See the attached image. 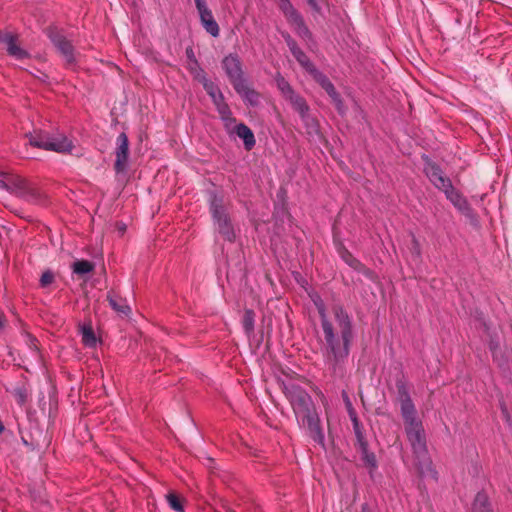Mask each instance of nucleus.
I'll return each mask as SVG.
<instances>
[{"label":"nucleus","instance_id":"obj_14","mask_svg":"<svg viewBox=\"0 0 512 512\" xmlns=\"http://www.w3.org/2000/svg\"><path fill=\"white\" fill-rule=\"evenodd\" d=\"M233 88L247 106L256 107L259 105L260 94L251 87L248 79Z\"/></svg>","mask_w":512,"mask_h":512},{"label":"nucleus","instance_id":"obj_15","mask_svg":"<svg viewBox=\"0 0 512 512\" xmlns=\"http://www.w3.org/2000/svg\"><path fill=\"white\" fill-rule=\"evenodd\" d=\"M46 146L47 151H54L57 153H69L74 147L73 142L61 133H49V140Z\"/></svg>","mask_w":512,"mask_h":512},{"label":"nucleus","instance_id":"obj_28","mask_svg":"<svg viewBox=\"0 0 512 512\" xmlns=\"http://www.w3.org/2000/svg\"><path fill=\"white\" fill-rule=\"evenodd\" d=\"M216 110L220 116V119L224 122L226 128L236 122V119L233 117L232 111L226 101L216 106Z\"/></svg>","mask_w":512,"mask_h":512},{"label":"nucleus","instance_id":"obj_20","mask_svg":"<svg viewBox=\"0 0 512 512\" xmlns=\"http://www.w3.org/2000/svg\"><path fill=\"white\" fill-rule=\"evenodd\" d=\"M357 441L360 445L361 456L364 464L371 468V470H375L377 468L376 456L373 452L368 450V444L365 441L364 436H362V438H357Z\"/></svg>","mask_w":512,"mask_h":512},{"label":"nucleus","instance_id":"obj_4","mask_svg":"<svg viewBox=\"0 0 512 512\" xmlns=\"http://www.w3.org/2000/svg\"><path fill=\"white\" fill-rule=\"evenodd\" d=\"M209 211L217 232L227 241L235 240V231L231 219L223 205V197L214 191L208 192Z\"/></svg>","mask_w":512,"mask_h":512},{"label":"nucleus","instance_id":"obj_52","mask_svg":"<svg viewBox=\"0 0 512 512\" xmlns=\"http://www.w3.org/2000/svg\"><path fill=\"white\" fill-rule=\"evenodd\" d=\"M119 229H120V231L124 232V231H125V229H126L125 224H122V225L120 226V228H119Z\"/></svg>","mask_w":512,"mask_h":512},{"label":"nucleus","instance_id":"obj_2","mask_svg":"<svg viewBox=\"0 0 512 512\" xmlns=\"http://www.w3.org/2000/svg\"><path fill=\"white\" fill-rule=\"evenodd\" d=\"M281 389L292 407L299 427L306 428L309 436L324 447L325 436L312 397L303 387L292 381H282Z\"/></svg>","mask_w":512,"mask_h":512},{"label":"nucleus","instance_id":"obj_35","mask_svg":"<svg viewBox=\"0 0 512 512\" xmlns=\"http://www.w3.org/2000/svg\"><path fill=\"white\" fill-rule=\"evenodd\" d=\"M297 62L300 64V66L310 75L313 70L316 69V66L313 64V62L309 59V57L306 55V53L302 54L300 57H298Z\"/></svg>","mask_w":512,"mask_h":512},{"label":"nucleus","instance_id":"obj_29","mask_svg":"<svg viewBox=\"0 0 512 512\" xmlns=\"http://www.w3.org/2000/svg\"><path fill=\"white\" fill-rule=\"evenodd\" d=\"M72 271L73 273L77 274V275H85V274H88V273H91L94 268H95V265L93 262L89 261V260H76L75 262H73L72 264Z\"/></svg>","mask_w":512,"mask_h":512},{"label":"nucleus","instance_id":"obj_31","mask_svg":"<svg viewBox=\"0 0 512 512\" xmlns=\"http://www.w3.org/2000/svg\"><path fill=\"white\" fill-rule=\"evenodd\" d=\"M341 258L346 264H348L354 270L365 273L364 265L357 258H355L348 250H344L342 252Z\"/></svg>","mask_w":512,"mask_h":512},{"label":"nucleus","instance_id":"obj_45","mask_svg":"<svg viewBox=\"0 0 512 512\" xmlns=\"http://www.w3.org/2000/svg\"><path fill=\"white\" fill-rule=\"evenodd\" d=\"M185 54H186L188 63H193L194 61H198L192 47H187L185 50Z\"/></svg>","mask_w":512,"mask_h":512},{"label":"nucleus","instance_id":"obj_54","mask_svg":"<svg viewBox=\"0 0 512 512\" xmlns=\"http://www.w3.org/2000/svg\"><path fill=\"white\" fill-rule=\"evenodd\" d=\"M362 512H366V511H365V507L363 508V511H362Z\"/></svg>","mask_w":512,"mask_h":512},{"label":"nucleus","instance_id":"obj_34","mask_svg":"<svg viewBox=\"0 0 512 512\" xmlns=\"http://www.w3.org/2000/svg\"><path fill=\"white\" fill-rule=\"evenodd\" d=\"M12 395L14 396L16 402L19 405H24L26 403L27 399H28V391L25 388V386H23V385L16 386L12 390Z\"/></svg>","mask_w":512,"mask_h":512},{"label":"nucleus","instance_id":"obj_44","mask_svg":"<svg viewBox=\"0 0 512 512\" xmlns=\"http://www.w3.org/2000/svg\"><path fill=\"white\" fill-rule=\"evenodd\" d=\"M306 2L313 12H315V13L321 12V6H320L318 0H306Z\"/></svg>","mask_w":512,"mask_h":512},{"label":"nucleus","instance_id":"obj_9","mask_svg":"<svg viewBox=\"0 0 512 512\" xmlns=\"http://www.w3.org/2000/svg\"><path fill=\"white\" fill-rule=\"evenodd\" d=\"M423 173L430 183L439 191H442L450 183L451 179L445 175L441 166L433 161L428 155H423Z\"/></svg>","mask_w":512,"mask_h":512},{"label":"nucleus","instance_id":"obj_39","mask_svg":"<svg viewBox=\"0 0 512 512\" xmlns=\"http://www.w3.org/2000/svg\"><path fill=\"white\" fill-rule=\"evenodd\" d=\"M54 281V274L50 270L45 271L40 278L41 287H47Z\"/></svg>","mask_w":512,"mask_h":512},{"label":"nucleus","instance_id":"obj_26","mask_svg":"<svg viewBox=\"0 0 512 512\" xmlns=\"http://www.w3.org/2000/svg\"><path fill=\"white\" fill-rule=\"evenodd\" d=\"M291 104L292 108L300 115L310 111V107L306 100L298 93H293L289 98L286 99Z\"/></svg>","mask_w":512,"mask_h":512},{"label":"nucleus","instance_id":"obj_24","mask_svg":"<svg viewBox=\"0 0 512 512\" xmlns=\"http://www.w3.org/2000/svg\"><path fill=\"white\" fill-rule=\"evenodd\" d=\"M109 303L113 310L119 313V315L128 316L131 312V308L127 303L126 299H123L116 295L108 296Z\"/></svg>","mask_w":512,"mask_h":512},{"label":"nucleus","instance_id":"obj_23","mask_svg":"<svg viewBox=\"0 0 512 512\" xmlns=\"http://www.w3.org/2000/svg\"><path fill=\"white\" fill-rule=\"evenodd\" d=\"M472 512H494L491 508L488 495L484 491H480L476 494Z\"/></svg>","mask_w":512,"mask_h":512},{"label":"nucleus","instance_id":"obj_33","mask_svg":"<svg viewBox=\"0 0 512 512\" xmlns=\"http://www.w3.org/2000/svg\"><path fill=\"white\" fill-rule=\"evenodd\" d=\"M300 118L304 126L306 127L308 133L311 134L317 132L318 124L316 119L310 114V111L300 115Z\"/></svg>","mask_w":512,"mask_h":512},{"label":"nucleus","instance_id":"obj_53","mask_svg":"<svg viewBox=\"0 0 512 512\" xmlns=\"http://www.w3.org/2000/svg\"><path fill=\"white\" fill-rule=\"evenodd\" d=\"M4 327V322H0V330Z\"/></svg>","mask_w":512,"mask_h":512},{"label":"nucleus","instance_id":"obj_13","mask_svg":"<svg viewBox=\"0 0 512 512\" xmlns=\"http://www.w3.org/2000/svg\"><path fill=\"white\" fill-rule=\"evenodd\" d=\"M0 43L6 45L7 53L16 60H23L30 57L29 52L17 44V38L12 33L0 32Z\"/></svg>","mask_w":512,"mask_h":512},{"label":"nucleus","instance_id":"obj_8","mask_svg":"<svg viewBox=\"0 0 512 512\" xmlns=\"http://www.w3.org/2000/svg\"><path fill=\"white\" fill-rule=\"evenodd\" d=\"M47 36L52 42L53 46L63 57L66 65L74 66L76 64L75 49L72 43L58 31L56 28H48Z\"/></svg>","mask_w":512,"mask_h":512},{"label":"nucleus","instance_id":"obj_43","mask_svg":"<svg viewBox=\"0 0 512 512\" xmlns=\"http://www.w3.org/2000/svg\"><path fill=\"white\" fill-rule=\"evenodd\" d=\"M325 90V92L328 94V96L333 99L334 97H337V95H339V93L337 92L334 84L332 82H330L327 86H325L323 88Z\"/></svg>","mask_w":512,"mask_h":512},{"label":"nucleus","instance_id":"obj_27","mask_svg":"<svg viewBox=\"0 0 512 512\" xmlns=\"http://www.w3.org/2000/svg\"><path fill=\"white\" fill-rule=\"evenodd\" d=\"M274 80L278 90L285 99L289 98L293 93H295L293 87L280 72L275 74Z\"/></svg>","mask_w":512,"mask_h":512},{"label":"nucleus","instance_id":"obj_16","mask_svg":"<svg viewBox=\"0 0 512 512\" xmlns=\"http://www.w3.org/2000/svg\"><path fill=\"white\" fill-rule=\"evenodd\" d=\"M441 192L444 193L447 200L460 212L466 213L470 210L467 199L450 183Z\"/></svg>","mask_w":512,"mask_h":512},{"label":"nucleus","instance_id":"obj_48","mask_svg":"<svg viewBox=\"0 0 512 512\" xmlns=\"http://www.w3.org/2000/svg\"><path fill=\"white\" fill-rule=\"evenodd\" d=\"M244 330L246 333H250L254 329V322H243Z\"/></svg>","mask_w":512,"mask_h":512},{"label":"nucleus","instance_id":"obj_22","mask_svg":"<svg viewBox=\"0 0 512 512\" xmlns=\"http://www.w3.org/2000/svg\"><path fill=\"white\" fill-rule=\"evenodd\" d=\"M342 396H343V399H344V402L346 404V407H347V411H348V414H349V417H350V420L353 424V429H354V433L356 435V438H362L363 436V433H362V430H361V426H360V422L358 420V417H357V414L352 406V403L347 395V393L345 391H343L342 393Z\"/></svg>","mask_w":512,"mask_h":512},{"label":"nucleus","instance_id":"obj_19","mask_svg":"<svg viewBox=\"0 0 512 512\" xmlns=\"http://www.w3.org/2000/svg\"><path fill=\"white\" fill-rule=\"evenodd\" d=\"M204 90L211 98L213 104L216 106L220 105L221 103L225 102L224 94L219 89L218 85L214 83L211 80L205 81V83L202 84Z\"/></svg>","mask_w":512,"mask_h":512},{"label":"nucleus","instance_id":"obj_11","mask_svg":"<svg viewBox=\"0 0 512 512\" xmlns=\"http://www.w3.org/2000/svg\"><path fill=\"white\" fill-rule=\"evenodd\" d=\"M114 170L116 174H124L129 167V140L125 132H121L116 138Z\"/></svg>","mask_w":512,"mask_h":512},{"label":"nucleus","instance_id":"obj_37","mask_svg":"<svg viewBox=\"0 0 512 512\" xmlns=\"http://www.w3.org/2000/svg\"><path fill=\"white\" fill-rule=\"evenodd\" d=\"M169 506L176 512H184V507L177 495L170 493L167 495Z\"/></svg>","mask_w":512,"mask_h":512},{"label":"nucleus","instance_id":"obj_46","mask_svg":"<svg viewBox=\"0 0 512 512\" xmlns=\"http://www.w3.org/2000/svg\"><path fill=\"white\" fill-rule=\"evenodd\" d=\"M412 243H413V253H415L418 257H420V244L415 236H413Z\"/></svg>","mask_w":512,"mask_h":512},{"label":"nucleus","instance_id":"obj_1","mask_svg":"<svg viewBox=\"0 0 512 512\" xmlns=\"http://www.w3.org/2000/svg\"><path fill=\"white\" fill-rule=\"evenodd\" d=\"M396 387L400 401L401 416L405 424V432L413 454L417 459L418 470L422 475L429 471L435 476L436 472L432 469V463L428 457L425 431L421 420L417 416L409 390L403 381H397Z\"/></svg>","mask_w":512,"mask_h":512},{"label":"nucleus","instance_id":"obj_42","mask_svg":"<svg viewBox=\"0 0 512 512\" xmlns=\"http://www.w3.org/2000/svg\"><path fill=\"white\" fill-rule=\"evenodd\" d=\"M325 90V92L328 94V96L333 99L334 97H337V95H339V93L337 92L334 84L332 82H330L327 86H325L323 88Z\"/></svg>","mask_w":512,"mask_h":512},{"label":"nucleus","instance_id":"obj_32","mask_svg":"<svg viewBox=\"0 0 512 512\" xmlns=\"http://www.w3.org/2000/svg\"><path fill=\"white\" fill-rule=\"evenodd\" d=\"M282 37L285 40V43L287 44L291 54L294 56L295 59L300 57L305 52L298 46L297 42L291 37V35L287 32L282 33Z\"/></svg>","mask_w":512,"mask_h":512},{"label":"nucleus","instance_id":"obj_50","mask_svg":"<svg viewBox=\"0 0 512 512\" xmlns=\"http://www.w3.org/2000/svg\"><path fill=\"white\" fill-rule=\"evenodd\" d=\"M252 314L253 312L251 310H247L244 320H252Z\"/></svg>","mask_w":512,"mask_h":512},{"label":"nucleus","instance_id":"obj_38","mask_svg":"<svg viewBox=\"0 0 512 512\" xmlns=\"http://www.w3.org/2000/svg\"><path fill=\"white\" fill-rule=\"evenodd\" d=\"M332 311L334 313L335 320H349L347 313L341 305L334 303L332 306Z\"/></svg>","mask_w":512,"mask_h":512},{"label":"nucleus","instance_id":"obj_12","mask_svg":"<svg viewBox=\"0 0 512 512\" xmlns=\"http://www.w3.org/2000/svg\"><path fill=\"white\" fill-rule=\"evenodd\" d=\"M194 2L199 14L200 22L205 31L212 37H218L220 34L219 25L215 20L212 11L209 9L206 1L194 0Z\"/></svg>","mask_w":512,"mask_h":512},{"label":"nucleus","instance_id":"obj_51","mask_svg":"<svg viewBox=\"0 0 512 512\" xmlns=\"http://www.w3.org/2000/svg\"><path fill=\"white\" fill-rule=\"evenodd\" d=\"M5 430V426L3 424V422L0 420V435L4 432Z\"/></svg>","mask_w":512,"mask_h":512},{"label":"nucleus","instance_id":"obj_30","mask_svg":"<svg viewBox=\"0 0 512 512\" xmlns=\"http://www.w3.org/2000/svg\"><path fill=\"white\" fill-rule=\"evenodd\" d=\"M187 69L193 76L195 80L200 82L201 84L205 83V81H208L206 72L201 67L199 61H194L193 63H188Z\"/></svg>","mask_w":512,"mask_h":512},{"label":"nucleus","instance_id":"obj_25","mask_svg":"<svg viewBox=\"0 0 512 512\" xmlns=\"http://www.w3.org/2000/svg\"><path fill=\"white\" fill-rule=\"evenodd\" d=\"M305 290L310 300L313 302L316 309L318 310L321 320H327L328 315L326 311V305L321 296L312 288H305Z\"/></svg>","mask_w":512,"mask_h":512},{"label":"nucleus","instance_id":"obj_10","mask_svg":"<svg viewBox=\"0 0 512 512\" xmlns=\"http://www.w3.org/2000/svg\"><path fill=\"white\" fill-rule=\"evenodd\" d=\"M221 67L232 87L248 79L243 70L242 61L236 53L226 55L221 61Z\"/></svg>","mask_w":512,"mask_h":512},{"label":"nucleus","instance_id":"obj_5","mask_svg":"<svg viewBox=\"0 0 512 512\" xmlns=\"http://www.w3.org/2000/svg\"><path fill=\"white\" fill-rule=\"evenodd\" d=\"M278 8L295 33L303 40H312L313 35L306 25L302 14L294 7L291 0H278Z\"/></svg>","mask_w":512,"mask_h":512},{"label":"nucleus","instance_id":"obj_47","mask_svg":"<svg viewBox=\"0 0 512 512\" xmlns=\"http://www.w3.org/2000/svg\"><path fill=\"white\" fill-rule=\"evenodd\" d=\"M8 174L0 173V189L5 190Z\"/></svg>","mask_w":512,"mask_h":512},{"label":"nucleus","instance_id":"obj_49","mask_svg":"<svg viewBox=\"0 0 512 512\" xmlns=\"http://www.w3.org/2000/svg\"><path fill=\"white\" fill-rule=\"evenodd\" d=\"M501 409H502V414L504 415L506 421L508 422L509 425H512V420L510 419V416L508 414V411L506 409V407L504 405L501 406Z\"/></svg>","mask_w":512,"mask_h":512},{"label":"nucleus","instance_id":"obj_18","mask_svg":"<svg viewBox=\"0 0 512 512\" xmlns=\"http://www.w3.org/2000/svg\"><path fill=\"white\" fill-rule=\"evenodd\" d=\"M236 135L244 142V147L250 151L256 144L253 131L244 123H239L235 126Z\"/></svg>","mask_w":512,"mask_h":512},{"label":"nucleus","instance_id":"obj_3","mask_svg":"<svg viewBox=\"0 0 512 512\" xmlns=\"http://www.w3.org/2000/svg\"><path fill=\"white\" fill-rule=\"evenodd\" d=\"M322 324L327 347L335 362L343 361L349 355V345L353 337L351 322H337V326H333L332 322Z\"/></svg>","mask_w":512,"mask_h":512},{"label":"nucleus","instance_id":"obj_6","mask_svg":"<svg viewBox=\"0 0 512 512\" xmlns=\"http://www.w3.org/2000/svg\"><path fill=\"white\" fill-rule=\"evenodd\" d=\"M5 191L32 203L39 202L41 198L38 189L18 175L8 174Z\"/></svg>","mask_w":512,"mask_h":512},{"label":"nucleus","instance_id":"obj_7","mask_svg":"<svg viewBox=\"0 0 512 512\" xmlns=\"http://www.w3.org/2000/svg\"><path fill=\"white\" fill-rule=\"evenodd\" d=\"M492 323L493 322H484L485 330L489 334V350L492 354L493 361L502 368L507 366L511 360L512 350L509 349L505 344H502L503 337L498 331L494 329L493 332L490 333L492 330L490 324Z\"/></svg>","mask_w":512,"mask_h":512},{"label":"nucleus","instance_id":"obj_21","mask_svg":"<svg viewBox=\"0 0 512 512\" xmlns=\"http://www.w3.org/2000/svg\"><path fill=\"white\" fill-rule=\"evenodd\" d=\"M29 138V143L33 147L46 150V144L49 140V132L43 130H34L26 135Z\"/></svg>","mask_w":512,"mask_h":512},{"label":"nucleus","instance_id":"obj_40","mask_svg":"<svg viewBox=\"0 0 512 512\" xmlns=\"http://www.w3.org/2000/svg\"><path fill=\"white\" fill-rule=\"evenodd\" d=\"M331 100H332V102H333V104H334V106H335L336 110H337L340 114H344V112H345V105H344V102H343V100H342V98H341L340 94H339V95H337V97H334V98H333V99H331Z\"/></svg>","mask_w":512,"mask_h":512},{"label":"nucleus","instance_id":"obj_41","mask_svg":"<svg viewBox=\"0 0 512 512\" xmlns=\"http://www.w3.org/2000/svg\"><path fill=\"white\" fill-rule=\"evenodd\" d=\"M325 90V92L328 94V96L333 99L334 97H337V95H339V93L337 92L334 84L332 82H330L327 86H325L323 88Z\"/></svg>","mask_w":512,"mask_h":512},{"label":"nucleus","instance_id":"obj_36","mask_svg":"<svg viewBox=\"0 0 512 512\" xmlns=\"http://www.w3.org/2000/svg\"><path fill=\"white\" fill-rule=\"evenodd\" d=\"M310 76L321 86V88H324L331 82V80L317 68L313 70Z\"/></svg>","mask_w":512,"mask_h":512},{"label":"nucleus","instance_id":"obj_17","mask_svg":"<svg viewBox=\"0 0 512 512\" xmlns=\"http://www.w3.org/2000/svg\"><path fill=\"white\" fill-rule=\"evenodd\" d=\"M79 332L82 337V343L87 348H96L97 344L101 342V338L94 331L91 322H83L79 327Z\"/></svg>","mask_w":512,"mask_h":512}]
</instances>
